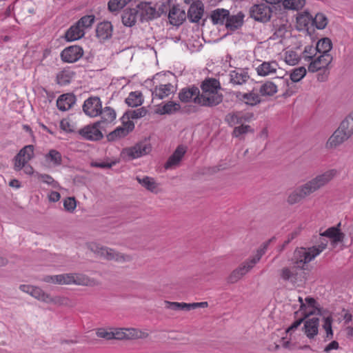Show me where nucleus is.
<instances>
[{
	"mask_svg": "<svg viewBox=\"0 0 353 353\" xmlns=\"http://www.w3.org/2000/svg\"><path fill=\"white\" fill-rule=\"evenodd\" d=\"M97 36L101 39H107L112 36V26L109 21H103L98 24L96 30Z\"/></svg>",
	"mask_w": 353,
	"mask_h": 353,
	"instance_id": "28",
	"label": "nucleus"
},
{
	"mask_svg": "<svg viewBox=\"0 0 353 353\" xmlns=\"http://www.w3.org/2000/svg\"><path fill=\"white\" fill-rule=\"evenodd\" d=\"M50 301H48V303H54V304L59 305H67L69 303L68 298L64 297V296L52 297L50 295Z\"/></svg>",
	"mask_w": 353,
	"mask_h": 353,
	"instance_id": "61",
	"label": "nucleus"
},
{
	"mask_svg": "<svg viewBox=\"0 0 353 353\" xmlns=\"http://www.w3.org/2000/svg\"><path fill=\"white\" fill-rule=\"evenodd\" d=\"M180 109L181 105L179 103L168 101L163 105L159 107L157 112L160 114H172L178 112Z\"/></svg>",
	"mask_w": 353,
	"mask_h": 353,
	"instance_id": "36",
	"label": "nucleus"
},
{
	"mask_svg": "<svg viewBox=\"0 0 353 353\" xmlns=\"http://www.w3.org/2000/svg\"><path fill=\"white\" fill-rule=\"evenodd\" d=\"M272 12V8L264 3L255 4L250 10V17L255 21L263 23L270 19Z\"/></svg>",
	"mask_w": 353,
	"mask_h": 353,
	"instance_id": "7",
	"label": "nucleus"
},
{
	"mask_svg": "<svg viewBox=\"0 0 353 353\" xmlns=\"http://www.w3.org/2000/svg\"><path fill=\"white\" fill-rule=\"evenodd\" d=\"M332 57L329 53L319 54L309 64L308 70L316 72L320 70L326 68L332 62Z\"/></svg>",
	"mask_w": 353,
	"mask_h": 353,
	"instance_id": "15",
	"label": "nucleus"
},
{
	"mask_svg": "<svg viewBox=\"0 0 353 353\" xmlns=\"http://www.w3.org/2000/svg\"><path fill=\"white\" fill-rule=\"evenodd\" d=\"M301 59L300 55L294 50H287L284 53V61L288 65H294L299 63Z\"/></svg>",
	"mask_w": 353,
	"mask_h": 353,
	"instance_id": "48",
	"label": "nucleus"
},
{
	"mask_svg": "<svg viewBox=\"0 0 353 353\" xmlns=\"http://www.w3.org/2000/svg\"><path fill=\"white\" fill-rule=\"evenodd\" d=\"M152 147L149 142L141 141L132 147L126 148L123 150V154L130 159H137L148 154L151 151Z\"/></svg>",
	"mask_w": 353,
	"mask_h": 353,
	"instance_id": "11",
	"label": "nucleus"
},
{
	"mask_svg": "<svg viewBox=\"0 0 353 353\" xmlns=\"http://www.w3.org/2000/svg\"><path fill=\"white\" fill-rule=\"evenodd\" d=\"M327 245V241L321 242L318 245L311 248H297L294 253V261L297 268L303 269L305 264L310 263L321 253Z\"/></svg>",
	"mask_w": 353,
	"mask_h": 353,
	"instance_id": "4",
	"label": "nucleus"
},
{
	"mask_svg": "<svg viewBox=\"0 0 353 353\" xmlns=\"http://www.w3.org/2000/svg\"><path fill=\"white\" fill-rule=\"evenodd\" d=\"M101 119V125L103 123H112L117 117V114L115 110L108 106L105 107L104 108L101 109V112H100Z\"/></svg>",
	"mask_w": 353,
	"mask_h": 353,
	"instance_id": "35",
	"label": "nucleus"
},
{
	"mask_svg": "<svg viewBox=\"0 0 353 353\" xmlns=\"http://www.w3.org/2000/svg\"><path fill=\"white\" fill-rule=\"evenodd\" d=\"M19 289L31 295L39 301L48 303L50 301V294L46 293L42 289L39 287L30 285H21Z\"/></svg>",
	"mask_w": 353,
	"mask_h": 353,
	"instance_id": "16",
	"label": "nucleus"
},
{
	"mask_svg": "<svg viewBox=\"0 0 353 353\" xmlns=\"http://www.w3.org/2000/svg\"><path fill=\"white\" fill-rule=\"evenodd\" d=\"M186 152V147L179 145L173 154L168 159L165 168L166 169L175 168L179 165L181 159Z\"/></svg>",
	"mask_w": 353,
	"mask_h": 353,
	"instance_id": "20",
	"label": "nucleus"
},
{
	"mask_svg": "<svg viewBox=\"0 0 353 353\" xmlns=\"http://www.w3.org/2000/svg\"><path fill=\"white\" fill-rule=\"evenodd\" d=\"M305 198L304 194L299 186L289 194L287 201L289 204L293 205L301 202Z\"/></svg>",
	"mask_w": 353,
	"mask_h": 353,
	"instance_id": "46",
	"label": "nucleus"
},
{
	"mask_svg": "<svg viewBox=\"0 0 353 353\" xmlns=\"http://www.w3.org/2000/svg\"><path fill=\"white\" fill-rule=\"evenodd\" d=\"M253 132L252 129L249 125H245L244 123L239 126L235 127L232 135L235 137H239L241 135L247 134L248 132Z\"/></svg>",
	"mask_w": 353,
	"mask_h": 353,
	"instance_id": "58",
	"label": "nucleus"
},
{
	"mask_svg": "<svg viewBox=\"0 0 353 353\" xmlns=\"http://www.w3.org/2000/svg\"><path fill=\"white\" fill-rule=\"evenodd\" d=\"M306 72V69L303 66L296 68L291 72L290 79L293 82H299L305 76Z\"/></svg>",
	"mask_w": 353,
	"mask_h": 353,
	"instance_id": "52",
	"label": "nucleus"
},
{
	"mask_svg": "<svg viewBox=\"0 0 353 353\" xmlns=\"http://www.w3.org/2000/svg\"><path fill=\"white\" fill-rule=\"evenodd\" d=\"M221 83L214 78L205 79L201 84V93L196 97L195 103L201 106L213 107L223 101V94L220 92Z\"/></svg>",
	"mask_w": 353,
	"mask_h": 353,
	"instance_id": "1",
	"label": "nucleus"
},
{
	"mask_svg": "<svg viewBox=\"0 0 353 353\" xmlns=\"http://www.w3.org/2000/svg\"><path fill=\"white\" fill-rule=\"evenodd\" d=\"M337 174V170L336 169L328 170L323 173L317 175L316 177L312 179L314 183L317 187L318 190L325 186Z\"/></svg>",
	"mask_w": 353,
	"mask_h": 353,
	"instance_id": "24",
	"label": "nucleus"
},
{
	"mask_svg": "<svg viewBox=\"0 0 353 353\" xmlns=\"http://www.w3.org/2000/svg\"><path fill=\"white\" fill-rule=\"evenodd\" d=\"M137 21V11L134 9L125 10L122 14V22L125 26L131 27Z\"/></svg>",
	"mask_w": 353,
	"mask_h": 353,
	"instance_id": "42",
	"label": "nucleus"
},
{
	"mask_svg": "<svg viewBox=\"0 0 353 353\" xmlns=\"http://www.w3.org/2000/svg\"><path fill=\"white\" fill-rule=\"evenodd\" d=\"M321 235L329 237L334 243L343 241L345 236L344 234L341 232L340 230L336 227L328 228Z\"/></svg>",
	"mask_w": 353,
	"mask_h": 353,
	"instance_id": "34",
	"label": "nucleus"
},
{
	"mask_svg": "<svg viewBox=\"0 0 353 353\" xmlns=\"http://www.w3.org/2000/svg\"><path fill=\"white\" fill-rule=\"evenodd\" d=\"M199 95V88L195 86L184 88L179 93V99L183 103L193 102Z\"/></svg>",
	"mask_w": 353,
	"mask_h": 353,
	"instance_id": "23",
	"label": "nucleus"
},
{
	"mask_svg": "<svg viewBox=\"0 0 353 353\" xmlns=\"http://www.w3.org/2000/svg\"><path fill=\"white\" fill-rule=\"evenodd\" d=\"M60 128L66 132H73L75 130V124L68 118L63 119L60 122Z\"/></svg>",
	"mask_w": 353,
	"mask_h": 353,
	"instance_id": "57",
	"label": "nucleus"
},
{
	"mask_svg": "<svg viewBox=\"0 0 353 353\" xmlns=\"http://www.w3.org/2000/svg\"><path fill=\"white\" fill-rule=\"evenodd\" d=\"M131 0H110L108 8L110 11H118L124 8Z\"/></svg>",
	"mask_w": 353,
	"mask_h": 353,
	"instance_id": "54",
	"label": "nucleus"
},
{
	"mask_svg": "<svg viewBox=\"0 0 353 353\" xmlns=\"http://www.w3.org/2000/svg\"><path fill=\"white\" fill-rule=\"evenodd\" d=\"M138 182L147 190L154 191L157 189V183L153 178L145 176L143 178L137 177Z\"/></svg>",
	"mask_w": 353,
	"mask_h": 353,
	"instance_id": "50",
	"label": "nucleus"
},
{
	"mask_svg": "<svg viewBox=\"0 0 353 353\" xmlns=\"http://www.w3.org/2000/svg\"><path fill=\"white\" fill-rule=\"evenodd\" d=\"M45 160L46 162L51 163L54 166H58L62 163V156L59 151L52 149L45 155Z\"/></svg>",
	"mask_w": 353,
	"mask_h": 353,
	"instance_id": "40",
	"label": "nucleus"
},
{
	"mask_svg": "<svg viewBox=\"0 0 353 353\" xmlns=\"http://www.w3.org/2000/svg\"><path fill=\"white\" fill-rule=\"evenodd\" d=\"M114 334L112 339H143L148 336V334L135 328H119L112 332Z\"/></svg>",
	"mask_w": 353,
	"mask_h": 353,
	"instance_id": "9",
	"label": "nucleus"
},
{
	"mask_svg": "<svg viewBox=\"0 0 353 353\" xmlns=\"http://www.w3.org/2000/svg\"><path fill=\"white\" fill-rule=\"evenodd\" d=\"M63 206L65 210L73 212L77 207L75 199L74 197H68L63 201Z\"/></svg>",
	"mask_w": 353,
	"mask_h": 353,
	"instance_id": "60",
	"label": "nucleus"
},
{
	"mask_svg": "<svg viewBox=\"0 0 353 353\" xmlns=\"http://www.w3.org/2000/svg\"><path fill=\"white\" fill-rule=\"evenodd\" d=\"M244 15L242 13H239L236 15L230 16L226 18L225 26L230 30H235L241 26L243 22Z\"/></svg>",
	"mask_w": 353,
	"mask_h": 353,
	"instance_id": "33",
	"label": "nucleus"
},
{
	"mask_svg": "<svg viewBox=\"0 0 353 353\" xmlns=\"http://www.w3.org/2000/svg\"><path fill=\"white\" fill-rule=\"evenodd\" d=\"M348 139L349 137L345 134V133L343 132L338 128L327 141L325 147L327 149H335Z\"/></svg>",
	"mask_w": 353,
	"mask_h": 353,
	"instance_id": "19",
	"label": "nucleus"
},
{
	"mask_svg": "<svg viewBox=\"0 0 353 353\" xmlns=\"http://www.w3.org/2000/svg\"><path fill=\"white\" fill-rule=\"evenodd\" d=\"M279 68V64L276 61H264L256 70L258 75L266 77L275 74Z\"/></svg>",
	"mask_w": 353,
	"mask_h": 353,
	"instance_id": "22",
	"label": "nucleus"
},
{
	"mask_svg": "<svg viewBox=\"0 0 353 353\" xmlns=\"http://www.w3.org/2000/svg\"><path fill=\"white\" fill-rule=\"evenodd\" d=\"M84 34L83 30L76 23L67 30L65 37L67 41H73L82 38Z\"/></svg>",
	"mask_w": 353,
	"mask_h": 353,
	"instance_id": "30",
	"label": "nucleus"
},
{
	"mask_svg": "<svg viewBox=\"0 0 353 353\" xmlns=\"http://www.w3.org/2000/svg\"><path fill=\"white\" fill-rule=\"evenodd\" d=\"M281 276L285 281H290L294 283L296 281V273L294 270L284 268L281 271Z\"/></svg>",
	"mask_w": 353,
	"mask_h": 353,
	"instance_id": "55",
	"label": "nucleus"
},
{
	"mask_svg": "<svg viewBox=\"0 0 353 353\" xmlns=\"http://www.w3.org/2000/svg\"><path fill=\"white\" fill-rule=\"evenodd\" d=\"M134 129V123L131 120L123 121L122 125L117 127L114 131L107 136L108 141H114L126 137Z\"/></svg>",
	"mask_w": 353,
	"mask_h": 353,
	"instance_id": "13",
	"label": "nucleus"
},
{
	"mask_svg": "<svg viewBox=\"0 0 353 353\" xmlns=\"http://www.w3.org/2000/svg\"><path fill=\"white\" fill-rule=\"evenodd\" d=\"M236 97L250 105H255L261 102L260 95L252 92L249 93L238 92Z\"/></svg>",
	"mask_w": 353,
	"mask_h": 353,
	"instance_id": "31",
	"label": "nucleus"
},
{
	"mask_svg": "<svg viewBox=\"0 0 353 353\" xmlns=\"http://www.w3.org/2000/svg\"><path fill=\"white\" fill-rule=\"evenodd\" d=\"M333 319L331 316L323 317L322 327L324 330L325 334L324 336V341H330L333 338L334 332L332 330Z\"/></svg>",
	"mask_w": 353,
	"mask_h": 353,
	"instance_id": "39",
	"label": "nucleus"
},
{
	"mask_svg": "<svg viewBox=\"0 0 353 353\" xmlns=\"http://www.w3.org/2000/svg\"><path fill=\"white\" fill-rule=\"evenodd\" d=\"M34 147L28 145L21 148L14 158V168L17 171L22 170L24 163H28L34 156Z\"/></svg>",
	"mask_w": 353,
	"mask_h": 353,
	"instance_id": "6",
	"label": "nucleus"
},
{
	"mask_svg": "<svg viewBox=\"0 0 353 353\" xmlns=\"http://www.w3.org/2000/svg\"><path fill=\"white\" fill-rule=\"evenodd\" d=\"M250 117L245 113L241 112H236L228 114L226 116L225 120L230 126L236 125H242L245 122L248 121Z\"/></svg>",
	"mask_w": 353,
	"mask_h": 353,
	"instance_id": "26",
	"label": "nucleus"
},
{
	"mask_svg": "<svg viewBox=\"0 0 353 353\" xmlns=\"http://www.w3.org/2000/svg\"><path fill=\"white\" fill-rule=\"evenodd\" d=\"M327 19L325 14L322 13H317L313 18L312 24L315 25L318 29H323L327 24Z\"/></svg>",
	"mask_w": 353,
	"mask_h": 353,
	"instance_id": "53",
	"label": "nucleus"
},
{
	"mask_svg": "<svg viewBox=\"0 0 353 353\" xmlns=\"http://www.w3.org/2000/svg\"><path fill=\"white\" fill-rule=\"evenodd\" d=\"M299 302L300 303V308L299 312L301 313L302 318L295 321L285 331L286 336L283 337L280 341L281 345L285 348L290 347V341L292 339L293 333L297 330L303 322V319H305L310 315L315 313L318 310V305L316 300L312 297H306L303 299L302 297H299Z\"/></svg>",
	"mask_w": 353,
	"mask_h": 353,
	"instance_id": "2",
	"label": "nucleus"
},
{
	"mask_svg": "<svg viewBox=\"0 0 353 353\" xmlns=\"http://www.w3.org/2000/svg\"><path fill=\"white\" fill-rule=\"evenodd\" d=\"M273 241V239H270L269 241L265 242L259 249L257 250V252L254 256H253L251 259L245 261L241 265H240L238 268L241 270V272L244 276L246 273H248L254 265L259 261L262 256L265 253V251L270 243Z\"/></svg>",
	"mask_w": 353,
	"mask_h": 353,
	"instance_id": "12",
	"label": "nucleus"
},
{
	"mask_svg": "<svg viewBox=\"0 0 353 353\" xmlns=\"http://www.w3.org/2000/svg\"><path fill=\"white\" fill-rule=\"evenodd\" d=\"M88 248L98 256L107 260H114L118 262L129 261L131 258L128 255L115 252L114 250L101 245L100 244L91 242L88 244Z\"/></svg>",
	"mask_w": 353,
	"mask_h": 353,
	"instance_id": "5",
	"label": "nucleus"
},
{
	"mask_svg": "<svg viewBox=\"0 0 353 353\" xmlns=\"http://www.w3.org/2000/svg\"><path fill=\"white\" fill-rule=\"evenodd\" d=\"M262 97H272L278 92V86L271 81H265L260 85L259 89Z\"/></svg>",
	"mask_w": 353,
	"mask_h": 353,
	"instance_id": "29",
	"label": "nucleus"
},
{
	"mask_svg": "<svg viewBox=\"0 0 353 353\" xmlns=\"http://www.w3.org/2000/svg\"><path fill=\"white\" fill-rule=\"evenodd\" d=\"M102 102L98 97H90L87 99L83 105L84 113L90 117L99 116L101 112Z\"/></svg>",
	"mask_w": 353,
	"mask_h": 353,
	"instance_id": "10",
	"label": "nucleus"
},
{
	"mask_svg": "<svg viewBox=\"0 0 353 353\" xmlns=\"http://www.w3.org/2000/svg\"><path fill=\"white\" fill-rule=\"evenodd\" d=\"M313 17L307 12L300 13L296 17V23L299 29L306 28L309 24L312 23Z\"/></svg>",
	"mask_w": 353,
	"mask_h": 353,
	"instance_id": "43",
	"label": "nucleus"
},
{
	"mask_svg": "<svg viewBox=\"0 0 353 353\" xmlns=\"http://www.w3.org/2000/svg\"><path fill=\"white\" fill-rule=\"evenodd\" d=\"M175 91L172 84L168 83L166 84H160L156 85L152 91V97L154 99H163L170 96Z\"/></svg>",
	"mask_w": 353,
	"mask_h": 353,
	"instance_id": "21",
	"label": "nucleus"
},
{
	"mask_svg": "<svg viewBox=\"0 0 353 353\" xmlns=\"http://www.w3.org/2000/svg\"><path fill=\"white\" fill-rule=\"evenodd\" d=\"M230 82L234 85H242L245 83L249 77L248 75L241 71L233 70L230 74Z\"/></svg>",
	"mask_w": 353,
	"mask_h": 353,
	"instance_id": "41",
	"label": "nucleus"
},
{
	"mask_svg": "<svg viewBox=\"0 0 353 353\" xmlns=\"http://www.w3.org/2000/svg\"><path fill=\"white\" fill-rule=\"evenodd\" d=\"M58 83L63 85L70 82V76L68 71H61L57 75Z\"/></svg>",
	"mask_w": 353,
	"mask_h": 353,
	"instance_id": "63",
	"label": "nucleus"
},
{
	"mask_svg": "<svg viewBox=\"0 0 353 353\" xmlns=\"http://www.w3.org/2000/svg\"><path fill=\"white\" fill-rule=\"evenodd\" d=\"M299 188H301V192L304 194L305 197L310 196L311 194L318 190V188L312 179L300 185Z\"/></svg>",
	"mask_w": 353,
	"mask_h": 353,
	"instance_id": "51",
	"label": "nucleus"
},
{
	"mask_svg": "<svg viewBox=\"0 0 353 353\" xmlns=\"http://www.w3.org/2000/svg\"><path fill=\"white\" fill-rule=\"evenodd\" d=\"M339 128L349 138L353 134V112L341 122Z\"/></svg>",
	"mask_w": 353,
	"mask_h": 353,
	"instance_id": "37",
	"label": "nucleus"
},
{
	"mask_svg": "<svg viewBox=\"0 0 353 353\" xmlns=\"http://www.w3.org/2000/svg\"><path fill=\"white\" fill-rule=\"evenodd\" d=\"M339 348V344L336 341H332L325 346L323 352L330 353L332 350H336Z\"/></svg>",
	"mask_w": 353,
	"mask_h": 353,
	"instance_id": "64",
	"label": "nucleus"
},
{
	"mask_svg": "<svg viewBox=\"0 0 353 353\" xmlns=\"http://www.w3.org/2000/svg\"><path fill=\"white\" fill-rule=\"evenodd\" d=\"M143 101L142 93L139 91H134L129 93L125 101L128 106L134 108L141 105Z\"/></svg>",
	"mask_w": 353,
	"mask_h": 353,
	"instance_id": "32",
	"label": "nucleus"
},
{
	"mask_svg": "<svg viewBox=\"0 0 353 353\" xmlns=\"http://www.w3.org/2000/svg\"><path fill=\"white\" fill-rule=\"evenodd\" d=\"M203 13V5L200 1L192 3L188 11V17L190 21L198 22Z\"/></svg>",
	"mask_w": 353,
	"mask_h": 353,
	"instance_id": "25",
	"label": "nucleus"
},
{
	"mask_svg": "<svg viewBox=\"0 0 353 353\" xmlns=\"http://www.w3.org/2000/svg\"><path fill=\"white\" fill-rule=\"evenodd\" d=\"M243 275L241 272L239 268L234 270L228 276V281L230 283H234L240 280Z\"/></svg>",
	"mask_w": 353,
	"mask_h": 353,
	"instance_id": "62",
	"label": "nucleus"
},
{
	"mask_svg": "<svg viewBox=\"0 0 353 353\" xmlns=\"http://www.w3.org/2000/svg\"><path fill=\"white\" fill-rule=\"evenodd\" d=\"M147 112L148 111L144 107L128 111L127 112L128 120L142 118L146 115Z\"/></svg>",
	"mask_w": 353,
	"mask_h": 353,
	"instance_id": "56",
	"label": "nucleus"
},
{
	"mask_svg": "<svg viewBox=\"0 0 353 353\" xmlns=\"http://www.w3.org/2000/svg\"><path fill=\"white\" fill-rule=\"evenodd\" d=\"M95 20V17L93 14L85 15L82 17L77 22V25L81 27L85 32V30L92 27Z\"/></svg>",
	"mask_w": 353,
	"mask_h": 353,
	"instance_id": "49",
	"label": "nucleus"
},
{
	"mask_svg": "<svg viewBox=\"0 0 353 353\" xmlns=\"http://www.w3.org/2000/svg\"><path fill=\"white\" fill-rule=\"evenodd\" d=\"M229 11L225 9H216L211 14V19L214 24H223L228 17Z\"/></svg>",
	"mask_w": 353,
	"mask_h": 353,
	"instance_id": "38",
	"label": "nucleus"
},
{
	"mask_svg": "<svg viewBox=\"0 0 353 353\" xmlns=\"http://www.w3.org/2000/svg\"><path fill=\"white\" fill-rule=\"evenodd\" d=\"M37 176L38 179H39L42 182L50 185L53 188H57L58 183L54 180V179L51 176L46 174L39 173H37Z\"/></svg>",
	"mask_w": 353,
	"mask_h": 353,
	"instance_id": "59",
	"label": "nucleus"
},
{
	"mask_svg": "<svg viewBox=\"0 0 353 353\" xmlns=\"http://www.w3.org/2000/svg\"><path fill=\"white\" fill-rule=\"evenodd\" d=\"M283 6L285 9L299 10L305 4V0H282Z\"/></svg>",
	"mask_w": 353,
	"mask_h": 353,
	"instance_id": "45",
	"label": "nucleus"
},
{
	"mask_svg": "<svg viewBox=\"0 0 353 353\" xmlns=\"http://www.w3.org/2000/svg\"><path fill=\"white\" fill-rule=\"evenodd\" d=\"M319 319L312 317L305 321L303 331L309 339H314L319 333Z\"/></svg>",
	"mask_w": 353,
	"mask_h": 353,
	"instance_id": "17",
	"label": "nucleus"
},
{
	"mask_svg": "<svg viewBox=\"0 0 353 353\" xmlns=\"http://www.w3.org/2000/svg\"><path fill=\"white\" fill-rule=\"evenodd\" d=\"M318 53L315 46H305L301 58L303 61L310 63L317 56Z\"/></svg>",
	"mask_w": 353,
	"mask_h": 353,
	"instance_id": "47",
	"label": "nucleus"
},
{
	"mask_svg": "<svg viewBox=\"0 0 353 353\" xmlns=\"http://www.w3.org/2000/svg\"><path fill=\"white\" fill-rule=\"evenodd\" d=\"M101 121H97L92 125H88L79 130V134L85 139L89 141H99L103 138L100 130L102 128Z\"/></svg>",
	"mask_w": 353,
	"mask_h": 353,
	"instance_id": "8",
	"label": "nucleus"
},
{
	"mask_svg": "<svg viewBox=\"0 0 353 353\" xmlns=\"http://www.w3.org/2000/svg\"><path fill=\"white\" fill-rule=\"evenodd\" d=\"M75 103V97L70 94L61 95L57 101V105L59 110L65 111L69 110Z\"/></svg>",
	"mask_w": 353,
	"mask_h": 353,
	"instance_id": "27",
	"label": "nucleus"
},
{
	"mask_svg": "<svg viewBox=\"0 0 353 353\" xmlns=\"http://www.w3.org/2000/svg\"><path fill=\"white\" fill-rule=\"evenodd\" d=\"M83 55V48L76 45L65 48L61 53V59L66 63H74L79 60Z\"/></svg>",
	"mask_w": 353,
	"mask_h": 353,
	"instance_id": "14",
	"label": "nucleus"
},
{
	"mask_svg": "<svg viewBox=\"0 0 353 353\" xmlns=\"http://www.w3.org/2000/svg\"><path fill=\"white\" fill-rule=\"evenodd\" d=\"M168 19L171 24L179 26L185 20L186 14L179 5H173L170 10Z\"/></svg>",
	"mask_w": 353,
	"mask_h": 353,
	"instance_id": "18",
	"label": "nucleus"
},
{
	"mask_svg": "<svg viewBox=\"0 0 353 353\" xmlns=\"http://www.w3.org/2000/svg\"><path fill=\"white\" fill-rule=\"evenodd\" d=\"M42 280L46 283L58 285L93 286L96 284L93 279L80 273H65L53 276H46Z\"/></svg>",
	"mask_w": 353,
	"mask_h": 353,
	"instance_id": "3",
	"label": "nucleus"
},
{
	"mask_svg": "<svg viewBox=\"0 0 353 353\" xmlns=\"http://www.w3.org/2000/svg\"><path fill=\"white\" fill-rule=\"evenodd\" d=\"M315 47H316L319 54H324L325 53H329V52L332 49V43L331 40L329 38L325 37V38L320 39L317 42Z\"/></svg>",
	"mask_w": 353,
	"mask_h": 353,
	"instance_id": "44",
	"label": "nucleus"
}]
</instances>
